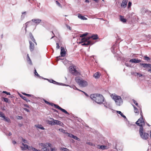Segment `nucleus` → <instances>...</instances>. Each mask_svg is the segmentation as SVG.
Returning a JSON list of instances; mask_svg holds the SVG:
<instances>
[{
    "instance_id": "1",
    "label": "nucleus",
    "mask_w": 151,
    "mask_h": 151,
    "mask_svg": "<svg viewBox=\"0 0 151 151\" xmlns=\"http://www.w3.org/2000/svg\"><path fill=\"white\" fill-rule=\"evenodd\" d=\"M90 97L93 100L99 104H102L104 100L103 96L99 94H92L90 95Z\"/></svg>"
},
{
    "instance_id": "2",
    "label": "nucleus",
    "mask_w": 151,
    "mask_h": 151,
    "mask_svg": "<svg viewBox=\"0 0 151 151\" xmlns=\"http://www.w3.org/2000/svg\"><path fill=\"white\" fill-rule=\"evenodd\" d=\"M111 97L113 99L116 104L118 106H120L122 104L123 101L121 97L115 94H112Z\"/></svg>"
},
{
    "instance_id": "3",
    "label": "nucleus",
    "mask_w": 151,
    "mask_h": 151,
    "mask_svg": "<svg viewBox=\"0 0 151 151\" xmlns=\"http://www.w3.org/2000/svg\"><path fill=\"white\" fill-rule=\"evenodd\" d=\"M75 80L77 83L81 87H84L88 85L87 82L80 78L78 77H76L75 78Z\"/></svg>"
},
{
    "instance_id": "4",
    "label": "nucleus",
    "mask_w": 151,
    "mask_h": 151,
    "mask_svg": "<svg viewBox=\"0 0 151 151\" xmlns=\"http://www.w3.org/2000/svg\"><path fill=\"white\" fill-rule=\"evenodd\" d=\"M143 125L140 126L139 129V134L141 138L144 139H147L149 137V134L147 133L144 132V129L142 127Z\"/></svg>"
},
{
    "instance_id": "5",
    "label": "nucleus",
    "mask_w": 151,
    "mask_h": 151,
    "mask_svg": "<svg viewBox=\"0 0 151 151\" xmlns=\"http://www.w3.org/2000/svg\"><path fill=\"white\" fill-rule=\"evenodd\" d=\"M140 113L141 117L136 122V124L139 126L144 125H145V123L143 120L142 113L141 109H140Z\"/></svg>"
},
{
    "instance_id": "6",
    "label": "nucleus",
    "mask_w": 151,
    "mask_h": 151,
    "mask_svg": "<svg viewBox=\"0 0 151 151\" xmlns=\"http://www.w3.org/2000/svg\"><path fill=\"white\" fill-rule=\"evenodd\" d=\"M75 66H71L69 68L70 72L74 75L77 76L78 75L79 72L76 69Z\"/></svg>"
},
{
    "instance_id": "7",
    "label": "nucleus",
    "mask_w": 151,
    "mask_h": 151,
    "mask_svg": "<svg viewBox=\"0 0 151 151\" xmlns=\"http://www.w3.org/2000/svg\"><path fill=\"white\" fill-rule=\"evenodd\" d=\"M83 39H82L81 40V41L80 42V43H83L82 45L83 46H87L89 45H93L94 43L92 41H86L84 40V41H83Z\"/></svg>"
},
{
    "instance_id": "8",
    "label": "nucleus",
    "mask_w": 151,
    "mask_h": 151,
    "mask_svg": "<svg viewBox=\"0 0 151 151\" xmlns=\"http://www.w3.org/2000/svg\"><path fill=\"white\" fill-rule=\"evenodd\" d=\"M118 47L117 44L115 43L111 48L112 52L114 54L116 52H117V50L118 49Z\"/></svg>"
},
{
    "instance_id": "9",
    "label": "nucleus",
    "mask_w": 151,
    "mask_h": 151,
    "mask_svg": "<svg viewBox=\"0 0 151 151\" xmlns=\"http://www.w3.org/2000/svg\"><path fill=\"white\" fill-rule=\"evenodd\" d=\"M50 119L51 120H52V121H54L55 125V124H57L60 126H62V125L63 124L60 121L56 120H55L53 118H50Z\"/></svg>"
},
{
    "instance_id": "10",
    "label": "nucleus",
    "mask_w": 151,
    "mask_h": 151,
    "mask_svg": "<svg viewBox=\"0 0 151 151\" xmlns=\"http://www.w3.org/2000/svg\"><path fill=\"white\" fill-rule=\"evenodd\" d=\"M140 65H142L143 67L145 68H151V64L147 63H140Z\"/></svg>"
},
{
    "instance_id": "11",
    "label": "nucleus",
    "mask_w": 151,
    "mask_h": 151,
    "mask_svg": "<svg viewBox=\"0 0 151 151\" xmlns=\"http://www.w3.org/2000/svg\"><path fill=\"white\" fill-rule=\"evenodd\" d=\"M127 0H123L121 4V7L124 8H125L127 6Z\"/></svg>"
},
{
    "instance_id": "12",
    "label": "nucleus",
    "mask_w": 151,
    "mask_h": 151,
    "mask_svg": "<svg viewBox=\"0 0 151 151\" xmlns=\"http://www.w3.org/2000/svg\"><path fill=\"white\" fill-rule=\"evenodd\" d=\"M60 55L62 57H64L65 56V51L64 47H61Z\"/></svg>"
},
{
    "instance_id": "13",
    "label": "nucleus",
    "mask_w": 151,
    "mask_h": 151,
    "mask_svg": "<svg viewBox=\"0 0 151 151\" xmlns=\"http://www.w3.org/2000/svg\"><path fill=\"white\" fill-rule=\"evenodd\" d=\"M29 49L30 51H32L34 49V44L31 41L29 40Z\"/></svg>"
},
{
    "instance_id": "14",
    "label": "nucleus",
    "mask_w": 151,
    "mask_h": 151,
    "mask_svg": "<svg viewBox=\"0 0 151 151\" xmlns=\"http://www.w3.org/2000/svg\"><path fill=\"white\" fill-rule=\"evenodd\" d=\"M141 60H140L137 59L136 58H133L132 59H131L129 60V62H132V63H139L141 62Z\"/></svg>"
},
{
    "instance_id": "15",
    "label": "nucleus",
    "mask_w": 151,
    "mask_h": 151,
    "mask_svg": "<svg viewBox=\"0 0 151 151\" xmlns=\"http://www.w3.org/2000/svg\"><path fill=\"white\" fill-rule=\"evenodd\" d=\"M68 136L71 137L72 138H73L79 141L80 140V139L79 138L77 137L76 136H75L73 135L72 134L68 133Z\"/></svg>"
},
{
    "instance_id": "16",
    "label": "nucleus",
    "mask_w": 151,
    "mask_h": 151,
    "mask_svg": "<svg viewBox=\"0 0 151 151\" xmlns=\"http://www.w3.org/2000/svg\"><path fill=\"white\" fill-rule=\"evenodd\" d=\"M32 22L38 24L41 21V20L39 19H34L32 20Z\"/></svg>"
},
{
    "instance_id": "17",
    "label": "nucleus",
    "mask_w": 151,
    "mask_h": 151,
    "mask_svg": "<svg viewBox=\"0 0 151 151\" xmlns=\"http://www.w3.org/2000/svg\"><path fill=\"white\" fill-rule=\"evenodd\" d=\"M78 18L80 19L83 20H87V19L84 16H82L80 14H78Z\"/></svg>"
},
{
    "instance_id": "18",
    "label": "nucleus",
    "mask_w": 151,
    "mask_h": 151,
    "mask_svg": "<svg viewBox=\"0 0 151 151\" xmlns=\"http://www.w3.org/2000/svg\"><path fill=\"white\" fill-rule=\"evenodd\" d=\"M29 36L31 40L33 41L34 43H35L36 45H37V43L35 41V40L34 39L32 33H30L29 34Z\"/></svg>"
},
{
    "instance_id": "19",
    "label": "nucleus",
    "mask_w": 151,
    "mask_h": 151,
    "mask_svg": "<svg viewBox=\"0 0 151 151\" xmlns=\"http://www.w3.org/2000/svg\"><path fill=\"white\" fill-rule=\"evenodd\" d=\"M104 105V106L106 108H108L109 109H111V106L110 104L109 103H103Z\"/></svg>"
},
{
    "instance_id": "20",
    "label": "nucleus",
    "mask_w": 151,
    "mask_h": 151,
    "mask_svg": "<svg viewBox=\"0 0 151 151\" xmlns=\"http://www.w3.org/2000/svg\"><path fill=\"white\" fill-rule=\"evenodd\" d=\"M22 145L24 146V147H21L22 148V150H25L27 149H29L28 146L25 144H24V143H22Z\"/></svg>"
},
{
    "instance_id": "21",
    "label": "nucleus",
    "mask_w": 151,
    "mask_h": 151,
    "mask_svg": "<svg viewBox=\"0 0 151 151\" xmlns=\"http://www.w3.org/2000/svg\"><path fill=\"white\" fill-rule=\"evenodd\" d=\"M39 145L40 146H42L44 145L45 146H46L47 147V146H48V147H51L52 145L51 144L47 143H40L39 144Z\"/></svg>"
},
{
    "instance_id": "22",
    "label": "nucleus",
    "mask_w": 151,
    "mask_h": 151,
    "mask_svg": "<svg viewBox=\"0 0 151 151\" xmlns=\"http://www.w3.org/2000/svg\"><path fill=\"white\" fill-rule=\"evenodd\" d=\"M120 17V20L121 21L123 22V23H125L127 21L126 19L124 18L123 16H122L121 15H120L119 16Z\"/></svg>"
},
{
    "instance_id": "23",
    "label": "nucleus",
    "mask_w": 151,
    "mask_h": 151,
    "mask_svg": "<svg viewBox=\"0 0 151 151\" xmlns=\"http://www.w3.org/2000/svg\"><path fill=\"white\" fill-rule=\"evenodd\" d=\"M43 79L45 80H47L50 83H52L55 84H56V83H57V82H56V81H54V80H53L52 79H49L47 78H44Z\"/></svg>"
},
{
    "instance_id": "24",
    "label": "nucleus",
    "mask_w": 151,
    "mask_h": 151,
    "mask_svg": "<svg viewBox=\"0 0 151 151\" xmlns=\"http://www.w3.org/2000/svg\"><path fill=\"white\" fill-rule=\"evenodd\" d=\"M26 12H24L22 13V14L21 17V19L22 20H23L24 18L26 15Z\"/></svg>"
},
{
    "instance_id": "25",
    "label": "nucleus",
    "mask_w": 151,
    "mask_h": 151,
    "mask_svg": "<svg viewBox=\"0 0 151 151\" xmlns=\"http://www.w3.org/2000/svg\"><path fill=\"white\" fill-rule=\"evenodd\" d=\"M41 146L43 147L42 148V150L43 151H49V149L46 146H45L44 145Z\"/></svg>"
},
{
    "instance_id": "26",
    "label": "nucleus",
    "mask_w": 151,
    "mask_h": 151,
    "mask_svg": "<svg viewBox=\"0 0 151 151\" xmlns=\"http://www.w3.org/2000/svg\"><path fill=\"white\" fill-rule=\"evenodd\" d=\"M91 37L93 40H96L98 38V37L97 35H94L91 36Z\"/></svg>"
},
{
    "instance_id": "27",
    "label": "nucleus",
    "mask_w": 151,
    "mask_h": 151,
    "mask_svg": "<svg viewBox=\"0 0 151 151\" xmlns=\"http://www.w3.org/2000/svg\"><path fill=\"white\" fill-rule=\"evenodd\" d=\"M2 118L4 120H5L6 122H7L9 123L10 122V119L7 117H5L4 116H3Z\"/></svg>"
},
{
    "instance_id": "28",
    "label": "nucleus",
    "mask_w": 151,
    "mask_h": 151,
    "mask_svg": "<svg viewBox=\"0 0 151 151\" xmlns=\"http://www.w3.org/2000/svg\"><path fill=\"white\" fill-rule=\"evenodd\" d=\"M47 120V124H49L50 125H55V124H54V121H52V120Z\"/></svg>"
},
{
    "instance_id": "29",
    "label": "nucleus",
    "mask_w": 151,
    "mask_h": 151,
    "mask_svg": "<svg viewBox=\"0 0 151 151\" xmlns=\"http://www.w3.org/2000/svg\"><path fill=\"white\" fill-rule=\"evenodd\" d=\"M35 126L37 128L40 129H41L44 130L45 128L42 127L41 124L35 125Z\"/></svg>"
},
{
    "instance_id": "30",
    "label": "nucleus",
    "mask_w": 151,
    "mask_h": 151,
    "mask_svg": "<svg viewBox=\"0 0 151 151\" xmlns=\"http://www.w3.org/2000/svg\"><path fill=\"white\" fill-rule=\"evenodd\" d=\"M20 97L22 99H24V100L26 101L27 102H30V101L28 99H27L26 97H25L24 96H20Z\"/></svg>"
},
{
    "instance_id": "31",
    "label": "nucleus",
    "mask_w": 151,
    "mask_h": 151,
    "mask_svg": "<svg viewBox=\"0 0 151 151\" xmlns=\"http://www.w3.org/2000/svg\"><path fill=\"white\" fill-rule=\"evenodd\" d=\"M34 73H35V76H37L38 77H39V78H40V79H43V78H43L42 76H40L38 74V73L36 71V70L35 69V70Z\"/></svg>"
},
{
    "instance_id": "32",
    "label": "nucleus",
    "mask_w": 151,
    "mask_h": 151,
    "mask_svg": "<svg viewBox=\"0 0 151 151\" xmlns=\"http://www.w3.org/2000/svg\"><path fill=\"white\" fill-rule=\"evenodd\" d=\"M116 112L118 114H120L123 117L124 119H126V116L124 115L121 111H116Z\"/></svg>"
},
{
    "instance_id": "33",
    "label": "nucleus",
    "mask_w": 151,
    "mask_h": 151,
    "mask_svg": "<svg viewBox=\"0 0 151 151\" xmlns=\"http://www.w3.org/2000/svg\"><path fill=\"white\" fill-rule=\"evenodd\" d=\"M99 147L98 148L99 149H101L102 150L106 149L107 148H106V147L105 145H100L99 146Z\"/></svg>"
},
{
    "instance_id": "34",
    "label": "nucleus",
    "mask_w": 151,
    "mask_h": 151,
    "mask_svg": "<svg viewBox=\"0 0 151 151\" xmlns=\"http://www.w3.org/2000/svg\"><path fill=\"white\" fill-rule=\"evenodd\" d=\"M69 86L70 88H73L74 90H78V91H81V90H79L78 88H77L76 86H74V85H73V86H70V85H69V86Z\"/></svg>"
},
{
    "instance_id": "35",
    "label": "nucleus",
    "mask_w": 151,
    "mask_h": 151,
    "mask_svg": "<svg viewBox=\"0 0 151 151\" xmlns=\"http://www.w3.org/2000/svg\"><path fill=\"white\" fill-rule=\"evenodd\" d=\"M57 83H56V84L58 85L65 86H69V85L65 84L62 83H59L57 82Z\"/></svg>"
},
{
    "instance_id": "36",
    "label": "nucleus",
    "mask_w": 151,
    "mask_h": 151,
    "mask_svg": "<svg viewBox=\"0 0 151 151\" xmlns=\"http://www.w3.org/2000/svg\"><path fill=\"white\" fill-rule=\"evenodd\" d=\"M134 110V112L135 113H137V114H139V111L138 109L134 106L133 105Z\"/></svg>"
},
{
    "instance_id": "37",
    "label": "nucleus",
    "mask_w": 151,
    "mask_h": 151,
    "mask_svg": "<svg viewBox=\"0 0 151 151\" xmlns=\"http://www.w3.org/2000/svg\"><path fill=\"white\" fill-rule=\"evenodd\" d=\"M134 75L136 76H137L139 77H141L143 76V75L142 74H140L139 73H136V72L135 73Z\"/></svg>"
},
{
    "instance_id": "38",
    "label": "nucleus",
    "mask_w": 151,
    "mask_h": 151,
    "mask_svg": "<svg viewBox=\"0 0 151 151\" xmlns=\"http://www.w3.org/2000/svg\"><path fill=\"white\" fill-rule=\"evenodd\" d=\"M91 38V36L90 37H88L86 38H83L82 39H83V40H85L86 41H91L89 40V39ZM83 42H84V41H83Z\"/></svg>"
},
{
    "instance_id": "39",
    "label": "nucleus",
    "mask_w": 151,
    "mask_h": 151,
    "mask_svg": "<svg viewBox=\"0 0 151 151\" xmlns=\"http://www.w3.org/2000/svg\"><path fill=\"white\" fill-rule=\"evenodd\" d=\"M94 76L96 78H99V73L98 72H96L94 74Z\"/></svg>"
},
{
    "instance_id": "40",
    "label": "nucleus",
    "mask_w": 151,
    "mask_h": 151,
    "mask_svg": "<svg viewBox=\"0 0 151 151\" xmlns=\"http://www.w3.org/2000/svg\"><path fill=\"white\" fill-rule=\"evenodd\" d=\"M60 110L61 111H62L64 113H65L68 114H69V113L65 109L62 108H60Z\"/></svg>"
},
{
    "instance_id": "41",
    "label": "nucleus",
    "mask_w": 151,
    "mask_h": 151,
    "mask_svg": "<svg viewBox=\"0 0 151 151\" xmlns=\"http://www.w3.org/2000/svg\"><path fill=\"white\" fill-rule=\"evenodd\" d=\"M27 60L28 63L30 65H32V63L30 58H27Z\"/></svg>"
},
{
    "instance_id": "42",
    "label": "nucleus",
    "mask_w": 151,
    "mask_h": 151,
    "mask_svg": "<svg viewBox=\"0 0 151 151\" xmlns=\"http://www.w3.org/2000/svg\"><path fill=\"white\" fill-rule=\"evenodd\" d=\"M60 150L64 151H69V150L68 149L65 147H61L60 148Z\"/></svg>"
},
{
    "instance_id": "43",
    "label": "nucleus",
    "mask_w": 151,
    "mask_h": 151,
    "mask_svg": "<svg viewBox=\"0 0 151 151\" xmlns=\"http://www.w3.org/2000/svg\"><path fill=\"white\" fill-rule=\"evenodd\" d=\"M22 94L24 95H25V96H31V97H34V96L32 95H31V94H27V93H22Z\"/></svg>"
},
{
    "instance_id": "44",
    "label": "nucleus",
    "mask_w": 151,
    "mask_h": 151,
    "mask_svg": "<svg viewBox=\"0 0 151 151\" xmlns=\"http://www.w3.org/2000/svg\"><path fill=\"white\" fill-rule=\"evenodd\" d=\"M133 102H134V103L139 108L140 107V106H138V103H137V101L135 100H133Z\"/></svg>"
},
{
    "instance_id": "45",
    "label": "nucleus",
    "mask_w": 151,
    "mask_h": 151,
    "mask_svg": "<svg viewBox=\"0 0 151 151\" xmlns=\"http://www.w3.org/2000/svg\"><path fill=\"white\" fill-rule=\"evenodd\" d=\"M31 148L33 151H41L40 150H37L36 149L33 147H32Z\"/></svg>"
},
{
    "instance_id": "46",
    "label": "nucleus",
    "mask_w": 151,
    "mask_h": 151,
    "mask_svg": "<svg viewBox=\"0 0 151 151\" xmlns=\"http://www.w3.org/2000/svg\"><path fill=\"white\" fill-rule=\"evenodd\" d=\"M132 4V2L131 1H129V2L128 4V6H127V7L128 9L131 6Z\"/></svg>"
},
{
    "instance_id": "47",
    "label": "nucleus",
    "mask_w": 151,
    "mask_h": 151,
    "mask_svg": "<svg viewBox=\"0 0 151 151\" xmlns=\"http://www.w3.org/2000/svg\"><path fill=\"white\" fill-rule=\"evenodd\" d=\"M55 108L58 109L59 110L60 109V108H61L58 105L55 104V105L54 106Z\"/></svg>"
},
{
    "instance_id": "48",
    "label": "nucleus",
    "mask_w": 151,
    "mask_h": 151,
    "mask_svg": "<svg viewBox=\"0 0 151 151\" xmlns=\"http://www.w3.org/2000/svg\"><path fill=\"white\" fill-rule=\"evenodd\" d=\"M59 130L60 132H62L63 133H65V131L63 129H59Z\"/></svg>"
},
{
    "instance_id": "49",
    "label": "nucleus",
    "mask_w": 151,
    "mask_h": 151,
    "mask_svg": "<svg viewBox=\"0 0 151 151\" xmlns=\"http://www.w3.org/2000/svg\"><path fill=\"white\" fill-rule=\"evenodd\" d=\"M87 34H88L87 33H85V34H83L82 35H80V37H83L84 36H86L87 35Z\"/></svg>"
},
{
    "instance_id": "50",
    "label": "nucleus",
    "mask_w": 151,
    "mask_h": 151,
    "mask_svg": "<svg viewBox=\"0 0 151 151\" xmlns=\"http://www.w3.org/2000/svg\"><path fill=\"white\" fill-rule=\"evenodd\" d=\"M86 144L88 145H90L91 146H93L94 145L93 144V143H92L91 142H87L86 143Z\"/></svg>"
},
{
    "instance_id": "51",
    "label": "nucleus",
    "mask_w": 151,
    "mask_h": 151,
    "mask_svg": "<svg viewBox=\"0 0 151 151\" xmlns=\"http://www.w3.org/2000/svg\"><path fill=\"white\" fill-rule=\"evenodd\" d=\"M144 59L145 60L148 61L150 60V58L148 57L147 56L144 57Z\"/></svg>"
},
{
    "instance_id": "52",
    "label": "nucleus",
    "mask_w": 151,
    "mask_h": 151,
    "mask_svg": "<svg viewBox=\"0 0 151 151\" xmlns=\"http://www.w3.org/2000/svg\"><path fill=\"white\" fill-rule=\"evenodd\" d=\"M4 116V114L1 111H0V117L2 118L3 116Z\"/></svg>"
},
{
    "instance_id": "53",
    "label": "nucleus",
    "mask_w": 151,
    "mask_h": 151,
    "mask_svg": "<svg viewBox=\"0 0 151 151\" xmlns=\"http://www.w3.org/2000/svg\"><path fill=\"white\" fill-rule=\"evenodd\" d=\"M3 93L6 94L7 95H10V93L9 92H8L6 91H4L3 92Z\"/></svg>"
},
{
    "instance_id": "54",
    "label": "nucleus",
    "mask_w": 151,
    "mask_h": 151,
    "mask_svg": "<svg viewBox=\"0 0 151 151\" xmlns=\"http://www.w3.org/2000/svg\"><path fill=\"white\" fill-rule=\"evenodd\" d=\"M57 148L55 147L51 148L50 150L51 151H54L57 150Z\"/></svg>"
},
{
    "instance_id": "55",
    "label": "nucleus",
    "mask_w": 151,
    "mask_h": 151,
    "mask_svg": "<svg viewBox=\"0 0 151 151\" xmlns=\"http://www.w3.org/2000/svg\"><path fill=\"white\" fill-rule=\"evenodd\" d=\"M56 4L59 6H60V7H61V5L60 4V3L58 1H56Z\"/></svg>"
},
{
    "instance_id": "56",
    "label": "nucleus",
    "mask_w": 151,
    "mask_h": 151,
    "mask_svg": "<svg viewBox=\"0 0 151 151\" xmlns=\"http://www.w3.org/2000/svg\"><path fill=\"white\" fill-rule=\"evenodd\" d=\"M4 101L6 102H8L9 101V100L7 98H4Z\"/></svg>"
},
{
    "instance_id": "57",
    "label": "nucleus",
    "mask_w": 151,
    "mask_h": 151,
    "mask_svg": "<svg viewBox=\"0 0 151 151\" xmlns=\"http://www.w3.org/2000/svg\"><path fill=\"white\" fill-rule=\"evenodd\" d=\"M56 48L57 49H59L60 48V46H59V44L58 43H56Z\"/></svg>"
},
{
    "instance_id": "58",
    "label": "nucleus",
    "mask_w": 151,
    "mask_h": 151,
    "mask_svg": "<svg viewBox=\"0 0 151 151\" xmlns=\"http://www.w3.org/2000/svg\"><path fill=\"white\" fill-rule=\"evenodd\" d=\"M22 141L23 142L25 143H27V140H26V139H23V138H22Z\"/></svg>"
},
{
    "instance_id": "59",
    "label": "nucleus",
    "mask_w": 151,
    "mask_h": 151,
    "mask_svg": "<svg viewBox=\"0 0 151 151\" xmlns=\"http://www.w3.org/2000/svg\"><path fill=\"white\" fill-rule=\"evenodd\" d=\"M28 23V22H27L25 24V25L26 26V27L25 28V30L26 31V28H27V27Z\"/></svg>"
},
{
    "instance_id": "60",
    "label": "nucleus",
    "mask_w": 151,
    "mask_h": 151,
    "mask_svg": "<svg viewBox=\"0 0 151 151\" xmlns=\"http://www.w3.org/2000/svg\"><path fill=\"white\" fill-rule=\"evenodd\" d=\"M44 101L45 102V103L46 104H47L49 105V104H50V103L48 101H47L45 100L44 99Z\"/></svg>"
},
{
    "instance_id": "61",
    "label": "nucleus",
    "mask_w": 151,
    "mask_h": 151,
    "mask_svg": "<svg viewBox=\"0 0 151 151\" xmlns=\"http://www.w3.org/2000/svg\"><path fill=\"white\" fill-rule=\"evenodd\" d=\"M66 26L67 28L68 29L70 30H71V28L70 26H68V25H66Z\"/></svg>"
},
{
    "instance_id": "62",
    "label": "nucleus",
    "mask_w": 151,
    "mask_h": 151,
    "mask_svg": "<svg viewBox=\"0 0 151 151\" xmlns=\"http://www.w3.org/2000/svg\"><path fill=\"white\" fill-rule=\"evenodd\" d=\"M49 105H51V106H54L55 104H53V103H50V104H49Z\"/></svg>"
},
{
    "instance_id": "63",
    "label": "nucleus",
    "mask_w": 151,
    "mask_h": 151,
    "mask_svg": "<svg viewBox=\"0 0 151 151\" xmlns=\"http://www.w3.org/2000/svg\"><path fill=\"white\" fill-rule=\"evenodd\" d=\"M12 143L14 144H16L17 143V142H16L15 141H12Z\"/></svg>"
},
{
    "instance_id": "64",
    "label": "nucleus",
    "mask_w": 151,
    "mask_h": 151,
    "mask_svg": "<svg viewBox=\"0 0 151 151\" xmlns=\"http://www.w3.org/2000/svg\"><path fill=\"white\" fill-rule=\"evenodd\" d=\"M24 110L27 112H29V110L27 108H25Z\"/></svg>"
}]
</instances>
